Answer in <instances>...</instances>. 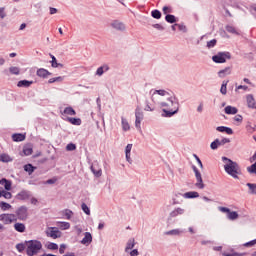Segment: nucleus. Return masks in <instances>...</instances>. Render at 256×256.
I'll return each mask as SVG.
<instances>
[{
    "instance_id": "42",
    "label": "nucleus",
    "mask_w": 256,
    "mask_h": 256,
    "mask_svg": "<svg viewBox=\"0 0 256 256\" xmlns=\"http://www.w3.org/2000/svg\"><path fill=\"white\" fill-rule=\"evenodd\" d=\"M47 249H50L51 251H57V249H59V245L53 243V242H49L48 244H46Z\"/></svg>"
},
{
    "instance_id": "3",
    "label": "nucleus",
    "mask_w": 256,
    "mask_h": 256,
    "mask_svg": "<svg viewBox=\"0 0 256 256\" xmlns=\"http://www.w3.org/2000/svg\"><path fill=\"white\" fill-rule=\"evenodd\" d=\"M222 162L224 163V170L227 175H230L233 179H239V175H241L239 164L225 156L222 157Z\"/></svg>"
},
{
    "instance_id": "9",
    "label": "nucleus",
    "mask_w": 256,
    "mask_h": 256,
    "mask_svg": "<svg viewBox=\"0 0 256 256\" xmlns=\"http://www.w3.org/2000/svg\"><path fill=\"white\" fill-rule=\"evenodd\" d=\"M227 59H231V54H229V52L218 53L217 55L212 57L214 63H225Z\"/></svg>"
},
{
    "instance_id": "19",
    "label": "nucleus",
    "mask_w": 256,
    "mask_h": 256,
    "mask_svg": "<svg viewBox=\"0 0 256 256\" xmlns=\"http://www.w3.org/2000/svg\"><path fill=\"white\" fill-rule=\"evenodd\" d=\"M107 71H109V65L104 64V65L100 66L99 68H97L96 75L98 77H101L103 75V73H107Z\"/></svg>"
},
{
    "instance_id": "58",
    "label": "nucleus",
    "mask_w": 256,
    "mask_h": 256,
    "mask_svg": "<svg viewBox=\"0 0 256 256\" xmlns=\"http://www.w3.org/2000/svg\"><path fill=\"white\" fill-rule=\"evenodd\" d=\"M218 209H219V211H221V213H228V215H229V213L231 211L229 208L221 207V206Z\"/></svg>"
},
{
    "instance_id": "6",
    "label": "nucleus",
    "mask_w": 256,
    "mask_h": 256,
    "mask_svg": "<svg viewBox=\"0 0 256 256\" xmlns=\"http://www.w3.org/2000/svg\"><path fill=\"white\" fill-rule=\"evenodd\" d=\"M16 218L19 219V221H27V218L29 217V212L26 206H21L16 210Z\"/></svg>"
},
{
    "instance_id": "27",
    "label": "nucleus",
    "mask_w": 256,
    "mask_h": 256,
    "mask_svg": "<svg viewBox=\"0 0 256 256\" xmlns=\"http://www.w3.org/2000/svg\"><path fill=\"white\" fill-rule=\"evenodd\" d=\"M0 185H3L6 191H11V181L3 178L0 180Z\"/></svg>"
},
{
    "instance_id": "20",
    "label": "nucleus",
    "mask_w": 256,
    "mask_h": 256,
    "mask_svg": "<svg viewBox=\"0 0 256 256\" xmlns=\"http://www.w3.org/2000/svg\"><path fill=\"white\" fill-rule=\"evenodd\" d=\"M121 125L123 131H131V125L129 124V121H127V118L124 116L121 117Z\"/></svg>"
},
{
    "instance_id": "24",
    "label": "nucleus",
    "mask_w": 256,
    "mask_h": 256,
    "mask_svg": "<svg viewBox=\"0 0 256 256\" xmlns=\"http://www.w3.org/2000/svg\"><path fill=\"white\" fill-rule=\"evenodd\" d=\"M246 103L250 109L255 108V98H253V95L249 94L246 96Z\"/></svg>"
},
{
    "instance_id": "40",
    "label": "nucleus",
    "mask_w": 256,
    "mask_h": 256,
    "mask_svg": "<svg viewBox=\"0 0 256 256\" xmlns=\"http://www.w3.org/2000/svg\"><path fill=\"white\" fill-rule=\"evenodd\" d=\"M0 161H2L3 163H9V162L13 161V159L11 158V156H9L7 154H2V155H0Z\"/></svg>"
},
{
    "instance_id": "57",
    "label": "nucleus",
    "mask_w": 256,
    "mask_h": 256,
    "mask_svg": "<svg viewBox=\"0 0 256 256\" xmlns=\"http://www.w3.org/2000/svg\"><path fill=\"white\" fill-rule=\"evenodd\" d=\"M194 158L196 159L200 169H203V162H201V159L199 158V156H197V154H194Z\"/></svg>"
},
{
    "instance_id": "49",
    "label": "nucleus",
    "mask_w": 256,
    "mask_h": 256,
    "mask_svg": "<svg viewBox=\"0 0 256 256\" xmlns=\"http://www.w3.org/2000/svg\"><path fill=\"white\" fill-rule=\"evenodd\" d=\"M63 213H64L66 219H68V220L71 219V217H73V212L71 210H69V209H65L63 211Z\"/></svg>"
},
{
    "instance_id": "7",
    "label": "nucleus",
    "mask_w": 256,
    "mask_h": 256,
    "mask_svg": "<svg viewBox=\"0 0 256 256\" xmlns=\"http://www.w3.org/2000/svg\"><path fill=\"white\" fill-rule=\"evenodd\" d=\"M145 115L143 114V110L137 107L135 109V127L138 131H141V121H143Z\"/></svg>"
},
{
    "instance_id": "62",
    "label": "nucleus",
    "mask_w": 256,
    "mask_h": 256,
    "mask_svg": "<svg viewBox=\"0 0 256 256\" xmlns=\"http://www.w3.org/2000/svg\"><path fill=\"white\" fill-rule=\"evenodd\" d=\"M240 89H243V91H247V89H249V87L243 86V85H239L236 87V91H239Z\"/></svg>"
},
{
    "instance_id": "15",
    "label": "nucleus",
    "mask_w": 256,
    "mask_h": 256,
    "mask_svg": "<svg viewBox=\"0 0 256 256\" xmlns=\"http://www.w3.org/2000/svg\"><path fill=\"white\" fill-rule=\"evenodd\" d=\"M111 27L112 29H115L116 31H125L126 27L123 24V22L119 21V20H114L111 23Z\"/></svg>"
},
{
    "instance_id": "51",
    "label": "nucleus",
    "mask_w": 256,
    "mask_h": 256,
    "mask_svg": "<svg viewBox=\"0 0 256 256\" xmlns=\"http://www.w3.org/2000/svg\"><path fill=\"white\" fill-rule=\"evenodd\" d=\"M77 149V145L73 144V143H69L66 146V151H75Z\"/></svg>"
},
{
    "instance_id": "21",
    "label": "nucleus",
    "mask_w": 256,
    "mask_h": 256,
    "mask_svg": "<svg viewBox=\"0 0 256 256\" xmlns=\"http://www.w3.org/2000/svg\"><path fill=\"white\" fill-rule=\"evenodd\" d=\"M224 111L226 115H237V113L239 112L237 107H233V106H226Z\"/></svg>"
},
{
    "instance_id": "13",
    "label": "nucleus",
    "mask_w": 256,
    "mask_h": 256,
    "mask_svg": "<svg viewBox=\"0 0 256 256\" xmlns=\"http://www.w3.org/2000/svg\"><path fill=\"white\" fill-rule=\"evenodd\" d=\"M16 199L19 201H27V199H31V193L27 190H22L16 195Z\"/></svg>"
},
{
    "instance_id": "52",
    "label": "nucleus",
    "mask_w": 256,
    "mask_h": 256,
    "mask_svg": "<svg viewBox=\"0 0 256 256\" xmlns=\"http://www.w3.org/2000/svg\"><path fill=\"white\" fill-rule=\"evenodd\" d=\"M152 17L154 19H161V12L159 10H153L152 11Z\"/></svg>"
},
{
    "instance_id": "53",
    "label": "nucleus",
    "mask_w": 256,
    "mask_h": 256,
    "mask_svg": "<svg viewBox=\"0 0 256 256\" xmlns=\"http://www.w3.org/2000/svg\"><path fill=\"white\" fill-rule=\"evenodd\" d=\"M204 108H205V105L203 104V102H200L196 109L197 113H203Z\"/></svg>"
},
{
    "instance_id": "60",
    "label": "nucleus",
    "mask_w": 256,
    "mask_h": 256,
    "mask_svg": "<svg viewBox=\"0 0 256 256\" xmlns=\"http://www.w3.org/2000/svg\"><path fill=\"white\" fill-rule=\"evenodd\" d=\"M234 121H237L238 123H241V121H243V116H241V115H236L235 117H234Z\"/></svg>"
},
{
    "instance_id": "2",
    "label": "nucleus",
    "mask_w": 256,
    "mask_h": 256,
    "mask_svg": "<svg viewBox=\"0 0 256 256\" xmlns=\"http://www.w3.org/2000/svg\"><path fill=\"white\" fill-rule=\"evenodd\" d=\"M167 90L159 89V90H150V98H146L144 101L143 109L146 112L155 111L157 105H159V101H161V97H166Z\"/></svg>"
},
{
    "instance_id": "10",
    "label": "nucleus",
    "mask_w": 256,
    "mask_h": 256,
    "mask_svg": "<svg viewBox=\"0 0 256 256\" xmlns=\"http://www.w3.org/2000/svg\"><path fill=\"white\" fill-rule=\"evenodd\" d=\"M185 213V208L176 207L168 214V220L176 219V217H181Z\"/></svg>"
},
{
    "instance_id": "25",
    "label": "nucleus",
    "mask_w": 256,
    "mask_h": 256,
    "mask_svg": "<svg viewBox=\"0 0 256 256\" xmlns=\"http://www.w3.org/2000/svg\"><path fill=\"white\" fill-rule=\"evenodd\" d=\"M227 75H231V67H226L225 69L220 70V71L218 72V76H219L221 79L227 77Z\"/></svg>"
},
{
    "instance_id": "47",
    "label": "nucleus",
    "mask_w": 256,
    "mask_h": 256,
    "mask_svg": "<svg viewBox=\"0 0 256 256\" xmlns=\"http://www.w3.org/2000/svg\"><path fill=\"white\" fill-rule=\"evenodd\" d=\"M24 171H26L27 173H29L31 175V173H33L35 171V168L31 164H27L24 166Z\"/></svg>"
},
{
    "instance_id": "17",
    "label": "nucleus",
    "mask_w": 256,
    "mask_h": 256,
    "mask_svg": "<svg viewBox=\"0 0 256 256\" xmlns=\"http://www.w3.org/2000/svg\"><path fill=\"white\" fill-rule=\"evenodd\" d=\"M164 235H168L170 237H181L183 235V230L181 229H172L170 231H166Z\"/></svg>"
},
{
    "instance_id": "43",
    "label": "nucleus",
    "mask_w": 256,
    "mask_h": 256,
    "mask_svg": "<svg viewBox=\"0 0 256 256\" xmlns=\"http://www.w3.org/2000/svg\"><path fill=\"white\" fill-rule=\"evenodd\" d=\"M0 207L2 211H9V209H11L12 206L7 202H0Z\"/></svg>"
},
{
    "instance_id": "12",
    "label": "nucleus",
    "mask_w": 256,
    "mask_h": 256,
    "mask_svg": "<svg viewBox=\"0 0 256 256\" xmlns=\"http://www.w3.org/2000/svg\"><path fill=\"white\" fill-rule=\"evenodd\" d=\"M179 195H181L182 197H184V199H197V197H199V192H195V191H190V192H186L184 194L182 193H176L175 197H179Z\"/></svg>"
},
{
    "instance_id": "55",
    "label": "nucleus",
    "mask_w": 256,
    "mask_h": 256,
    "mask_svg": "<svg viewBox=\"0 0 256 256\" xmlns=\"http://www.w3.org/2000/svg\"><path fill=\"white\" fill-rule=\"evenodd\" d=\"M248 173H256V162L247 168Z\"/></svg>"
},
{
    "instance_id": "11",
    "label": "nucleus",
    "mask_w": 256,
    "mask_h": 256,
    "mask_svg": "<svg viewBox=\"0 0 256 256\" xmlns=\"http://www.w3.org/2000/svg\"><path fill=\"white\" fill-rule=\"evenodd\" d=\"M46 235L52 239H59L61 237V231L57 227H49L46 229Z\"/></svg>"
},
{
    "instance_id": "45",
    "label": "nucleus",
    "mask_w": 256,
    "mask_h": 256,
    "mask_svg": "<svg viewBox=\"0 0 256 256\" xmlns=\"http://www.w3.org/2000/svg\"><path fill=\"white\" fill-rule=\"evenodd\" d=\"M223 256H245L247 255V253L243 252V253H238V252H232V253H227L224 252L222 253Z\"/></svg>"
},
{
    "instance_id": "4",
    "label": "nucleus",
    "mask_w": 256,
    "mask_h": 256,
    "mask_svg": "<svg viewBox=\"0 0 256 256\" xmlns=\"http://www.w3.org/2000/svg\"><path fill=\"white\" fill-rule=\"evenodd\" d=\"M43 253V243L39 240L26 241V255L39 256Z\"/></svg>"
},
{
    "instance_id": "8",
    "label": "nucleus",
    "mask_w": 256,
    "mask_h": 256,
    "mask_svg": "<svg viewBox=\"0 0 256 256\" xmlns=\"http://www.w3.org/2000/svg\"><path fill=\"white\" fill-rule=\"evenodd\" d=\"M193 171L196 178L195 187H197V189H205V184L203 183V177L201 176V172H199V169H197V167L195 166H193Z\"/></svg>"
},
{
    "instance_id": "23",
    "label": "nucleus",
    "mask_w": 256,
    "mask_h": 256,
    "mask_svg": "<svg viewBox=\"0 0 256 256\" xmlns=\"http://www.w3.org/2000/svg\"><path fill=\"white\" fill-rule=\"evenodd\" d=\"M216 131H219L220 133H227V135H233V129L225 126H218Z\"/></svg>"
},
{
    "instance_id": "26",
    "label": "nucleus",
    "mask_w": 256,
    "mask_h": 256,
    "mask_svg": "<svg viewBox=\"0 0 256 256\" xmlns=\"http://www.w3.org/2000/svg\"><path fill=\"white\" fill-rule=\"evenodd\" d=\"M14 229L18 233H25L26 227H25V224L17 222L14 224Z\"/></svg>"
},
{
    "instance_id": "63",
    "label": "nucleus",
    "mask_w": 256,
    "mask_h": 256,
    "mask_svg": "<svg viewBox=\"0 0 256 256\" xmlns=\"http://www.w3.org/2000/svg\"><path fill=\"white\" fill-rule=\"evenodd\" d=\"M211 149L215 151V149H218L219 146L216 144L215 140L210 144Z\"/></svg>"
},
{
    "instance_id": "56",
    "label": "nucleus",
    "mask_w": 256,
    "mask_h": 256,
    "mask_svg": "<svg viewBox=\"0 0 256 256\" xmlns=\"http://www.w3.org/2000/svg\"><path fill=\"white\" fill-rule=\"evenodd\" d=\"M254 245H256V239L244 243V247H253Z\"/></svg>"
},
{
    "instance_id": "38",
    "label": "nucleus",
    "mask_w": 256,
    "mask_h": 256,
    "mask_svg": "<svg viewBox=\"0 0 256 256\" xmlns=\"http://www.w3.org/2000/svg\"><path fill=\"white\" fill-rule=\"evenodd\" d=\"M23 153L24 155L26 156H29V155H33V147L27 145V146H24L23 148Z\"/></svg>"
},
{
    "instance_id": "5",
    "label": "nucleus",
    "mask_w": 256,
    "mask_h": 256,
    "mask_svg": "<svg viewBox=\"0 0 256 256\" xmlns=\"http://www.w3.org/2000/svg\"><path fill=\"white\" fill-rule=\"evenodd\" d=\"M0 221L3 225H11L12 223L17 222V216L15 214L3 213L0 214Z\"/></svg>"
},
{
    "instance_id": "32",
    "label": "nucleus",
    "mask_w": 256,
    "mask_h": 256,
    "mask_svg": "<svg viewBox=\"0 0 256 256\" xmlns=\"http://www.w3.org/2000/svg\"><path fill=\"white\" fill-rule=\"evenodd\" d=\"M31 85H33V81L20 80L17 84V87H31Z\"/></svg>"
},
{
    "instance_id": "44",
    "label": "nucleus",
    "mask_w": 256,
    "mask_h": 256,
    "mask_svg": "<svg viewBox=\"0 0 256 256\" xmlns=\"http://www.w3.org/2000/svg\"><path fill=\"white\" fill-rule=\"evenodd\" d=\"M167 23H177V18L174 15L168 14L165 17Z\"/></svg>"
},
{
    "instance_id": "39",
    "label": "nucleus",
    "mask_w": 256,
    "mask_h": 256,
    "mask_svg": "<svg viewBox=\"0 0 256 256\" xmlns=\"http://www.w3.org/2000/svg\"><path fill=\"white\" fill-rule=\"evenodd\" d=\"M9 72L11 73V75H19L21 73V69L16 66H11L9 68Z\"/></svg>"
},
{
    "instance_id": "28",
    "label": "nucleus",
    "mask_w": 256,
    "mask_h": 256,
    "mask_svg": "<svg viewBox=\"0 0 256 256\" xmlns=\"http://www.w3.org/2000/svg\"><path fill=\"white\" fill-rule=\"evenodd\" d=\"M57 227L62 231H67V229L71 228V224L69 222H57Z\"/></svg>"
},
{
    "instance_id": "64",
    "label": "nucleus",
    "mask_w": 256,
    "mask_h": 256,
    "mask_svg": "<svg viewBox=\"0 0 256 256\" xmlns=\"http://www.w3.org/2000/svg\"><path fill=\"white\" fill-rule=\"evenodd\" d=\"M137 255H139V251L137 249L130 251V256H137Z\"/></svg>"
},
{
    "instance_id": "36",
    "label": "nucleus",
    "mask_w": 256,
    "mask_h": 256,
    "mask_svg": "<svg viewBox=\"0 0 256 256\" xmlns=\"http://www.w3.org/2000/svg\"><path fill=\"white\" fill-rule=\"evenodd\" d=\"M16 249L19 253H23L24 250L27 251V241L24 244L23 243L17 244Z\"/></svg>"
},
{
    "instance_id": "1",
    "label": "nucleus",
    "mask_w": 256,
    "mask_h": 256,
    "mask_svg": "<svg viewBox=\"0 0 256 256\" xmlns=\"http://www.w3.org/2000/svg\"><path fill=\"white\" fill-rule=\"evenodd\" d=\"M158 106L162 110V117H173L179 113V100L176 95L167 91L166 96H162L158 101Z\"/></svg>"
},
{
    "instance_id": "34",
    "label": "nucleus",
    "mask_w": 256,
    "mask_h": 256,
    "mask_svg": "<svg viewBox=\"0 0 256 256\" xmlns=\"http://www.w3.org/2000/svg\"><path fill=\"white\" fill-rule=\"evenodd\" d=\"M66 121H69L72 125H81V118H71L67 117Z\"/></svg>"
},
{
    "instance_id": "30",
    "label": "nucleus",
    "mask_w": 256,
    "mask_h": 256,
    "mask_svg": "<svg viewBox=\"0 0 256 256\" xmlns=\"http://www.w3.org/2000/svg\"><path fill=\"white\" fill-rule=\"evenodd\" d=\"M133 247H135V239H130L126 244L125 253H129Z\"/></svg>"
},
{
    "instance_id": "54",
    "label": "nucleus",
    "mask_w": 256,
    "mask_h": 256,
    "mask_svg": "<svg viewBox=\"0 0 256 256\" xmlns=\"http://www.w3.org/2000/svg\"><path fill=\"white\" fill-rule=\"evenodd\" d=\"M7 13H5V7H0V19H5Z\"/></svg>"
},
{
    "instance_id": "35",
    "label": "nucleus",
    "mask_w": 256,
    "mask_h": 256,
    "mask_svg": "<svg viewBox=\"0 0 256 256\" xmlns=\"http://www.w3.org/2000/svg\"><path fill=\"white\" fill-rule=\"evenodd\" d=\"M229 83V80H227V81H223L222 82V85H221V88H220V93L222 94V95H227V84Z\"/></svg>"
},
{
    "instance_id": "37",
    "label": "nucleus",
    "mask_w": 256,
    "mask_h": 256,
    "mask_svg": "<svg viewBox=\"0 0 256 256\" xmlns=\"http://www.w3.org/2000/svg\"><path fill=\"white\" fill-rule=\"evenodd\" d=\"M12 139H13V141H16V142L25 141V135H23V134H13Z\"/></svg>"
},
{
    "instance_id": "22",
    "label": "nucleus",
    "mask_w": 256,
    "mask_h": 256,
    "mask_svg": "<svg viewBox=\"0 0 256 256\" xmlns=\"http://www.w3.org/2000/svg\"><path fill=\"white\" fill-rule=\"evenodd\" d=\"M36 75L38 77H42L43 79H46V77H49V75H51V72H48L44 68H40V69L37 70Z\"/></svg>"
},
{
    "instance_id": "46",
    "label": "nucleus",
    "mask_w": 256,
    "mask_h": 256,
    "mask_svg": "<svg viewBox=\"0 0 256 256\" xmlns=\"http://www.w3.org/2000/svg\"><path fill=\"white\" fill-rule=\"evenodd\" d=\"M51 63H52V67L57 68V67H63V64L61 63H57V58H55V56L51 55Z\"/></svg>"
},
{
    "instance_id": "61",
    "label": "nucleus",
    "mask_w": 256,
    "mask_h": 256,
    "mask_svg": "<svg viewBox=\"0 0 256 256\" xmlns=\"http://www.w3.org/2000/svg\"><path fill=\"white\" fill-rule=\"evenodd\" d=\"M163 13H164V15H167V13H171V8H169L168 6H164Z\"/></svg>"
},
{
    "instance_id": "18",
    "label": "nucleus",
    "mask_w": 256,
    "mask_h": 256,
    "mask_svg": "<svg viewBox=\"0 0 256 256\" xmlns=\"http://www.w3.org/2000/svg\"><path fill=\"white\" fill-rule=\"evenodd\" d=\"M93 241V236L89 232H85L84 238L81 240L82 245H89Z\"/></svg>"
},
{
    "instance_id": "29",
    "label": "nucleus",
    "mask_w": 256,
    "mask_h": 256,
    "mask_svg": "<svg viewBox=\"0 0 256 256\" xmlns=\"http://www.w3.org/2000/svg\"><path fill=\"white\" fill-rule=\"evenodd\" d=\"M62 115H70V116H75L77 115V112L73 107H66L62 113Z\"/></svg>"
},
{
    "instance_id": "50",
    "label": "nucleus",
    "mask_w": 256,
    "mask_h": 256,
    "mask_svg": "<svg viewBox=\"0 0 256 256\" xmlns=\"http://www.w3.org/2000/svg\"><path fill=\"white\" fill-rule=\"evenodd\" d=\"M215 45H217V40L216 39H212V40L207 42V48L208 49H212V47H215Z\"/></svg>"
},
{
    "instance_id": "41",
    "label": "nucleus",
    "mask_w": 256,
    "mask_h": 256,
    "mask_svg": "<svg viewBox=\"0 0 256 256\" xmlns=\"http://www.w3.org/2000/svg\"><path fill=\"white\" fill-rule=\"evenodd\" d=\"M226 31H228V33H232L233 35H241V33H239V31H237V29H235L233 26H226Z\"/></svg>"
},
{
    "instance_id": "31",
    "label": "nucleus",
    "mask_w": 256,
    "mask_h": 256,
    "mask_svg": "<svg viewBox=\"0 0 256 256\" xmlns=\"http://www.w3.org/2000/svg\"><path fill=\"white\" fill-rule=\"evenodd\" d=\"M246 185H247V187H248V193H249V195H256V184L247 183Z\"/></svg>"
},
{
    "instance_id": "14",
    "label": "nucleus",
    "mask_w": 256,
    "mask_h": 256,
    "mask_svg": "<svg viewBox=\"0 0 256 256\" xmlns=\"http://www.w3.org/2000/svg\"><path fill=\"white\" fill-rule=\"evenodd\" d=\"M133 149V144H127V146L125 147V157H126V161L127 163H129L130 165H133V159L131 158V150Z\"/></svg>"
},
{
    "instance_id": "59",
    "label": "nucleus",
    "mask_w": 256,
    "mask_h": 256,
    "mask_svg": "<svg viewBox=\"0 0 256 256\" xmlns=\"http://www.w3.org/2000/svg\"><path fill=\"white\" fill-rule=\"evenodd\" d=\"M11 197H13V195L7 190L6 193H4V199H11Z\"/></svg>"
},
{
    "instance_id": "48",
    "label": "nucleus",
    "mask_w": 256,
    "mask_h": 256,
    "mask_svg": "<svg viewBox=\"0 0 256 256\" xmlns=\"http://www.w3.org/2000/svg\"><path fill=\"white\" fill-rule=\"evenodd\" d=\"M81 209L86 215H91V209H89V206H87V204L82 203Z\"/></svg>"
},
{
    "instance_id": "16",
    "label": "nucleus",
    "mask_w": 256,
    "mask_h": 256,
    "mask_svg": "<svg viewBox=\"0 0 256 256\" xmlns=\"http://www.w3.org/2000/svg\"><path fill=\"white\" fill-rule=\"evenodd\" d=\"M90 169L95 177H101L103 175V170H101V167L97 163L93 164Z\"/></svg>"
},
{
    "instance_id": "33",
    "label": "nucleus",
    "mask_w": 256,
    "mask_h": 256,
    "mask_svg": "<svg viewBox=\"0 0 256 256\" xmlns=\"http://www.w3.org/2000/svg\"><path fill=\"white\" fill-rule=\"evenodd\" d=\"M227 217L230 221H235V220L239 219V213H237L235 211H230V212H228Z\"/></svg>"
}]
</instances>
